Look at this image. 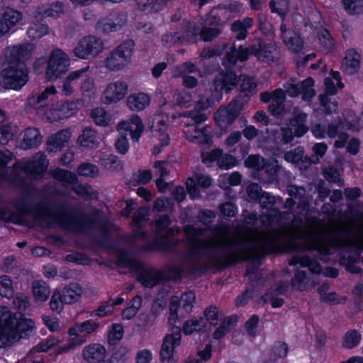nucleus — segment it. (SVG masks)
I'll return each instance as SVG.
<instances>
[{"mask_svg":"<svg viewBox=\"0 0 363 363\" xmlns=\"http://www.w3.org/2000/svg\"><path fill=\"white\" fill-rule=\"evenodd\" d=\"M346 129L345 125L340 121L331 123L327 128V135L329 138H333L337 136V139L334 143L335 148H342L348 140V135L342 130Z\"/></svg>","mask_w":363,"mask_h":363,"instance_id":"26","label":"nucleus"},{"mask_svg":"<svg viewBox=\"0 0 363 363\" xmlns=\"http://www.w3.org/2000/svg\"><path fill=\"white\" fill-rule=\"evenodd\" d=\"M181 332L179 328L173 329L171 333L165 335L160 351L162 363H177L178 358L175 355V348L181 343Z\"/></svg>","mask_w":363,"mask_h":363,"instance_id":"10","label":"nucleus"},{"mask_svg":"<svg viewBox=\"0 0 363 363\" xmlns=\"http://www.w3.org/2000/svg\"><path fill=\"white\" fill-rule=\"evenodd\" d=\"M57 221L63 228L77 232L83 231L91 225V222L84 216L67 213L59 215L57 217Z\"/></svg>","mask_w":363,"mask_h":363,"instance_id":"21","label":"nucleus"},{"mask_svg":"<svg viewBox=\"0 0 363 363\" xmlns=\"http://www.w3.org/2000/svg\"><path fill=\"white\" fill-rule=\"evenodd\" d=\"M48 160L42 152L35 154L31 160L21 161L14 165V170L22 169L26 174L35 178L46 172L48 167Z\"/></svg>","mask_w":363,"mask_h":363,"instance_id":"15","label":"nucleus"},{"mask_svg":"<svg viewBox=\"0 0 363 363\" xmlns=\"http://www.w3.org/2000/svg\"><path fill=\"white\" fill-rule=\"evenodd\" d=\"M67 261L79 264L89 265L94 258L86 255L84 251H72V252L66 257Z\"/></svg>","mask_w":363,"mask_h":363,"instance_id":"49","label":"nucleus"},{"mask_svg":"<svg viewBox=\"0 0 363 363\" xmlns=\"http://www.w3.org/2000/svg\"><path fill=\"white\" fill-rule=\"evenodd\" d=\"M91 118L94 122L101 126H106L111 121L110 114L103 108L97 107L91 112Z\"/></svg>","mask_w":363,"mask_h":363,"instance_id":"47","label":"nucleus"},{"mask_svg":"<svg viewBox=\"0 0 363 363\" xmlns=\"http://www.w3.org/2000/svg\"><path fill=\"white\" fill-rule=\"evenodd\" d=\"M51 175L57 181L63 184H74L77 181V176L70 172L56 169L50 172Z\"/></svg>","mask_w":363,"mask_h":363,"instance_id":"55","label":"nucleus"},{"mask_svg":"<svg viewBox=\"0 0 363 363\" xmlns=\"http://www.w3.org/2000/svg\"><path fill=\"white\" fill-rule=\"evenodd\" d=\"M128 84L122 80L108 83L102 94V99L105 104H116L125 98L128 94Z\"/></svg>","mask_w":363,"mask_h":363,"instance_id":"18","label":"nucleus"},{"mask_svg":"<svg viewBox=\"0 0 363 363\" xmlns=\"http://www.w3.org/2000/svg\"><path fill=\"white\" fill-rule=\"evenodd\" d=\"M123 336V328L120 324L112 325L108 334V340L111 344H115L122 339Z\"/></svg>","mask_w":363,"mask_h":363,"instance_id":"63","label":"nucleus"},{"mask_svg":"<svg viewBox=\"0 0 363 363\" xmlns=\"http://www.w3.org/2000/svg\"><path fill=\"white\" fill-rule=\"evenodd\" d=\"M251 53L259 60L266 62H275L279 59V51L274 43H264L260 40H255L251 47Z\"/></svg>","mask_w":363,"mask_h":363,"instance_id":"20","label":"nucleus"},{"mask_svg":"<svg viewBox=\"0 0 363 363\" xmlns=\"http://www.w3.org/2000/svg\"><path fill=\"white\" fill-rule=\"evenodd\" d=\"M182 116L194 121L193 123L184 125V134L186 138L192 143L209 144L213 138L212 128L201 124L207 116L205 113L196 114L194 112H185Z\"/></svg>","mask_w":363,"mask_h":363,"instance_id":"3","label":"nucleus"},{"mask_svg":"<svg viewBox=\"0 0 363 363\" xmlns=\"http://www.w3.org/2000/svg\"><path fill=\"white\" fill-rule=\"evenodd\" d=\"M325 91L328 94L335 95L339 89L344 87V84L341 82L340 74L339 72H330V76L325 79Z\"/></svg>","mask_w":363,"mask_h":363,"instance_id":"37","label":"nucleus"},{"mask_svg":"<svg viewBox=\"0 0 363 363\" xmlns=\"http://www.w3.org/2000/svg\"><path fill=\"white\" fill-rule=\"evenodd\" d=\"M303 156V150L301 147H296L288 151L284 154V159L286 162L297 164L301 161Z\"/></svg>","mask_w":363,"mask_h":363,"instance_id":"64","label":"nucleus"},{"mask_svg":"<svg viewBox=\"0 0 363 363\" xmlns=\"http://www.w3.org/2000/svg\"><path fill=\"white\" fill-rule=\"evenodd\" d=\"M343 9L350 14H359L363 12V0H341Z\"/></svg>","mask_w":363,"mask_h":363,"instance_id":"54","label":"nucleus"},{"mask_svg":"<svg viewBox=\"0 0 363 363\" xmlns=\"http://www.w3.org/2000/svg\"><path fill=\"white\" fill-rule=\"evenodd\" d=\"M252 25V18L246 17L242 20H238L233 23L231 30L236 34V39L242 40L246 38L247 30L250 28Z\"/></svg>","mask_w":363,"mask_h":363,"instance_id":"36","label":"nucleus"},{"mask_svg":"<svg viewBox=\"0 0 363 363\" xmlns=\"http://www.w3.org/2000/svg\"><path fill=\"white\" fill-rule=\"evenodd\" d=\"M34 327L35 323L31 319L0 307V347H9L18 341Z\"/></svg>","mask_w":363,"mask_h":363,"instance_id":"2","label":"nucleus"},{"mask_svg":"<svg viewBox=\"0 0 363 363\" xmlns=\"http://www.w3.org/2000/svg\"><path fill=\"white\" fill-rule=\"evenodd\" d=\"M280 30L283 43L287 48L294 52H300L303 48V41L299 33L288 28L285 24H281Z\"/></svg>","mask_w":363,"mask_h":363,"instance_id":"23","label":"nucleus"},{"mask_svg":"<svg viewBox=\"0 0 363 363\" xmlns=\"http://www.w3.org/2000/svg\"><path fill=\"white\" fill-rule=\"evenodd\" d=\"M346 254L340 260L341 264L351 273H358L361 271L360 261L358 251H345Z\"/></svg>","mask_w":363,"mask_h":363,"instance_id":"33","label":"nucleus"},{"mask_svg":"<svg viewBox=\"0 0 363 363\" xmlns=\"http://www.w3.org/2000/svg\"><path fill=\"white\" fill-rule=\"evenodd\" d=\"M126 21L125 15H115L111 18L100 21L98 28L104 32H113L125 25Z\"/></svg>","mask_w":363,"mask_h":363,"instance_id":"30","label":"nucleus"},{"mask_svg":"<svg viewBox=\"0 0 363 363\" xmlns=\"http://www.w3.org/2000/svg\"><path fill=\"white\" fill-rule=\"evenodd\" d=\"M103 42L101 39L88 35L81 38L73 50L74 55L80 59L94 57L102 52Z\"/></svg>","mask_w":363,"mask_h":363,"instance_id":"9","label":"nucleus"},{"mask_svg":"<svg viewBox=\"0 0 363 363\" xmlns=\"http://www.w3.org/2000/svg\"><path fill=\"white\" fill-rule=\"evenodd\" d=\"M344 121H342L347 130H358L360 118L351 110H346L342 113Z\"/></svg>","mask_w":363,"mask_h":363,"instance_id":"52","label":"nucleus"},{"mask_svg":"<svg viewBox=\"0 0 363 363\" xmlns=\"http://www.w3.org/2000/svg\"><path fill=\"white\" fill-rule=\"evenodd\" d=\"M106 350L99 344H92L84 347L82 355L85 360L91 363H110L104 360Z\"/></svg>","mask_w":363,"mask_h":363,"instance_id":"27","label":"nucleus"},{"mask_svg":"<svg viewBox=\"0 0 363 363\" xmlns=\"http://www.w3.org/2000/svg\"><path fill=\"white\" fill-rule=\"evenodd\" d=\"M186 28V35L184 37L189 38L199 36L202 40L209 41L217 37L220 30L218 28L211 27L199 21L193 26L188 21H185Z\"/></svg>","mask_w":363,"mask_h":363,"instance_id":"19","label":"nucleus"},{"mask_svg":"<svg viewBox=\"0 0 363 363\" xmlns=\"http://www.w3.org/2000/svg\"><path fill=\"white\" fill-rule=\"evenodd\" d=\"M186 32L185 22H183L182 28L180 31L165 34L162 36V43L165 46H170L182 39H189V38L184 37L186 35Z\"/></svg>","mask_w":363,"mask_h":363,"instance_id":"50","label":"nucleus"},{"mask_svg":"<svg viewBox=\"0 0 363 363\" xmlns=\"http://www.w3.org/2000/svg\"><path fill=\"white\" fill-rule=\"evenodd\" d=\"M315 284L310 283L309 279L306 276L305 273L302 271H298L291 279V284H286L280 282L273 286L271 291L267 294L263 300L264 302H270L272 306L274 308L281 307L284 303V300L280 298L274 297V294H284L289 291L290 289L305 291L310 286H313Z\"/></svg>","mask_w":363,"mask_h":363,"instance_id":"4","label":"nucleus"},{"mask_svg":"<svg viewBox=\"0 0 363 363\" xmlns=\"http://www.w3.org/2000/svg\"><path fill=\"white\" fill-rule=\"evenodd\" d=\"M203 327V320L202 318H192L184 323L182 330L185 335H189L195 331L201 330Z\"/></svg>","mask_w":363,"mask_h":363,"instance_id":"56","label":"nucleus"},{"mask_svg":"<svg viewBox=\"0 0 363 363\" xmlns=\"http://www.w3.org/2000/svg\"><path fill=\"white\" fill-rule=\"evenodd\" d=\"M32 294L36 302H45L50 296V290L43 281H35L32 284Z\"/></svg>","mask_w":363,"mask_h":363,"instance_id":"39","label":"nucleus"},{"mask_svg":"<svg viewBox=\"0 0 363 363\" xmlns=\"http://www.w3.org/2000/svg\"><path fill=\"white\" fill-rule=\"evenodd\" d=\"M249 50L247 48L240 46L238 49H235L233 46H230L226 52V60L230 64H235L237 61H245L247 59Z\"/></svg>","mask_w":363,"mask_h":363,"instance_id":"43","label":"nucleus"},{"mask_svg":"<svg viewBox=\"0 0 363 363\" xmlns=\"http://www.w3.org/2000/svg\"><path fill=\"white\" fill-rule=\"evenodd\" d=\"M60 291L62 301L65 304H72L78 301L82 294V289L78 284H71Z\"/></svg>","mask_w":363,"mask_h":363,"instance_id":"34","label":"nucleus"},{"mask_svg":"<svg viewBox=\"0 0 363 363\" xmlns=\"http://www.w3.org/2000/svg\"><path fill=\"white\" fill-rule=\"evenodd\" d=\"M149 209L145 208H140L134 216L133 220V226L135 230L142 228L147 220Z\"/></svg>","mask_w":363,"mask_h":363,"instance_id":"58","label":"nucleus"},{"mask_svg":"<svg viewBox=\"0 0 363 363\" xmlns=\"http://www.w3.org/2000/svg\"><path fill=\"white\" fill-rule=\"evenodd\" d=\"M361 55L354 49L348 50L342 62V70L347 74H352L359 68Z\"/></svg>","mask_w":363,"mask_h":363,"instance_id":"28","label":"nucleus"},{"mask_svg":"<svg viewBox=\"0 0 363 363\" xmlns=\"http://www.w3.org/2000/svg\"><path fill=\"white\" fill-rule=\"evenodd\" d=\"M284 100L285 93L281 89H277L274 91V96L269 105V110L272 115L277 116L282 113L284 108Z\"/></svg>","mask_w":363,"mask_h":363,"instance_id":"38","label":"nucleus"},{"mask_svg":"<svg viewBox=\"0 0 363 363\" xmlns=\"http://www.w3.org/2000/svg\"><path fill=\"white\" fill-rule=\"evenodd\" d=\"M80 89L83 95L91 96L95 93L96 86L90 72H89L83 81L81 82Z\"/></svg>","mask_w":363,"mask_h":363,"instance_id":"59","label":"nucleus"},{"mask_svg":"<svg viewBox=\"0 0 363 363\" xmlns=\"http://www.w3.org/2000/svg\"><path fill=\"white\" fill-rule=\"evenodd\" d=\"M78 143L82 147L95 148L100 143V138L94 129L86 127L79 136Z\"/></svg>","mask_w":363,"mask_h":363,"instance_id":"31","label":"nucleus"},{"mask_svg":"<svg viewBox=\"0 0 363 363\" xmlns=\"http://www.w3.org/2000/svg\"><path fill=\"white\" fill-rule=\"evenodd\" d=\"M237 79L233 74H220L213 83L214 93L210 99H201L195 104L194 109L189 112H194L196 114L203 113V111L213 106L215 102L220 100L223 96V91H230L236 84Z\"/></svg>","mask_w":363,"mask_h":363,"instance_id":"5","label":"nucleus"},{"mask_svg":"<svg viewBox=\"0 0 363 363\" xmlns=\"http://www.w3.org/2000/svg\"><path fill=\"white\" fill-rule=\"evenodd\" d=\"M78 104L77 100L58 102L48 108L45 112V116L47 120L51 122L68 118L77 113Z\"/></svg>","mask_w":363,"mask_h":363,"instance_id":"11","label":"nucleus"},{"mask_svg":"<svg viewBox=\"0 0 363 363\" xmlns=\"http://www.w3.org/2000/svg\"><path fill=\"white\" fill-rule=\"evenodd\" d=\"M314 81L312 78H307L301 82H298L295 79H291L284 85L286 93L291 97H296L298 94H302L303 100L309 101L315 95V91L313 88Z\"/></svg>","mask_w":363,"mask_h":363,"instance_id":"13","label":"nucleus"},{"mask_svg":"<svg viewBox=\"0 0 363 363\" xmlns=\"http://www.w3.org/2000/svg\"><path fill=\"white\" fill-rule=\"evenodd\" d=\"M197 184L202 188H208L212 183L211 177L202 174H195L194 177H190L186 181V189L192 199L200 197V194L196 188Z\"/></svg>","mask_w":363,"mask_h":363,"instance_id":"25","label":"nucleus"},{"mask_svg":"<svg viewBox=\"0 0 363 363\" xmlns=\"http://www.w3.org/2000/svg\"><path fill=\"white\" fill-rule=\"evenodd\" d=\"M215 247L228 246L233 243L229 230L227 228H221L216 230L212 240Z\"/></svg>","mask_w":363,"mask_h":363,"instance_id":"45","label":"nucleus"},{"mask_svg":"<svg viewBox=\"0 0 363 363\" xmlns=\"http://www.w3.org/2000/svg\"><path fill=\"white\" fill-rule=\"evenodd\" d=\"M72 138V132L69 128L63 129L51 135L47 141L48 149L51 152L61 151Z\"/></svg>","mask_w":363,"mask_h":363,"instance_id":"24","label":"nucleus"},{"mask_svg":"<svg viewBox=\"0 0 363 363\" xmlns=\"http://www.w3.org/2000/svg\"><path fill=\"white\" fill-rule=\"evenodd\" d=\"M71 59L67 53L60 48L53 50L48 59L45 77L49 82L61 78L69 69Z\"/></svg>","mask_w":363,"mask_h":363,"instance_id":"6","label":"nucleus"},{"mask_svg":"<svg viewBox=\"0 0 363 363\" xmlns=\"http://www.w3.org/2000/svg\"><path fill=\"white\" fill-rule=\"evenodd\" d=\"M17 126L11 123H6L0 127V143L2 145H6L9 140H12L17 133Z\"/></svg>","mask_w":363,"mask_h":363,"instance_id":"51","label":"nucleus"},{"mask_svg":"<svg viewBox=\"0 0 363 363\" xmlns=\"http://www.w3.org/2000/svg\"><path fill=\"white\" fill-rule=\"evenodd\" d=\"M195 301V295L193 292H186L180 297L174 296L172 298L169 306L170 316L169 321L170 324H174L178 317V311L181 315L189 313L193 307Z\"/></svg>","mask_w":363,"mask_h":363,"instance_id":"14","label":"nucleus"},{"mask_svg":"<svg viewBox=\"0 0 363 363\" xmlns=\"http://www.w3.org/2000/svg\"><path fill=\"white\" fill-rule=\"evenodd\" d=\"M289 264L291 266L299 264L301 267H308L309 269L314 273H319L321 271L320 267L316 261L311 260L305 255H295L291 259Z\"/></svg>","mask_w":363,"mask_h":363,"instance_id":"40","label":"nucleus"},{"mask_svg":"<svg viewBox=\"0 0 363 363\" xmlns=\"http://www.w3.org/2000/svg\"><path fill=\"white\" fill-rule=\"evenodd\" d=\"M149 124L152 136L159 140L162 147L167 146L169 142L167 116L155 114L150 119Z\"/></svg>","mask_w":363,"mask_h":363,"instance_id":"17","label":"nucleus"},{"mask_svg":"<svg viewBox=\"0 0 363 363\" xmlns=\"http://www.w3.org/2000/svg\"><path fill=\"white\" fill-rule=\"evenodd\" d=\"M138 6L141 10L157 12L161 9L159 0H138Z\"/></svg>","mask_w":363,"mask_h":363,"instance_id":"62","label":"nucleus"},{"mask_svg":"<svg viewBox=\"0 0 363 363\" xmlns=\"http://www.w3.org/2000/svg\"><path fill=\"white\" fill-rule=\"evenodd\" d=\"M144 124L142 119L138 115H132L129 119L121 121L117 125L118 131H129L132 139L138 142L144 130Z\"/></svg>","mask_w":363,"mask_h":363,"instance_id":"22","label":"nucleus"},{"mask_svg":"<svg viewBox=\"0 0 363 363\" xmlns=\"http://www.w3.org/2000/svg\"><path fill=\"white\" fill-rule=\"evenodd\" d=\"M318 38L323 50L332 51L334 48V41L327 30L321 29L318 33Z\"/></svg>","mask_w":363,"mask_h":363,"instance_id":"57","label":"nucleus"},{"mask_svg":"<svg viewBox=\"0 0 363 363\" xmlns=\"http://www.w3.org/2000/svg\"><path fill=\"white\" fill-rule=\"evenodd\" d=\"M23 17V15L20 11L0 5V38L8 34L12 28L19 24Z\"/></svg>","mask_w":363,"mask_h":363,"instance_id":"16","label":"nucleus"},{"mask_svg":"<svg viewBox=\"0 0 363 363\" xmlns=\"http://www.w3.org/2000/svg\"><path fill=\"white\" fill-rule=\"evenodd\" d=\"M112 252L113 253L110 256L112 258L116 259L115 261L116 265L133 269L137 267V262L130 257L127 253L128 251H112Z\"/></svg>","mask_w":363,"mask_h":363,"instance_id":"41","label":"nucleus"},{"mask_svg":"<svg viewBox=\"0 0 363 363\" xmlns=\"http://www.w3.org/2000/svg\"><path fill=\"white\" fill-rule=\"evenodd\" d=\"M48 33V27L41 22H33L30 24L27 34L33 40L41 38Z\"/></svg>","mask_w":363,"mask_h":363,"instance_id":"46","label":"nucleus"},{"mask_svg":"<svg viewBox=\"0 0 363 363\" xmlns=\"http://www.w3.org/2000/svg\"><path fill=\"white\" fill-rule=\"evenodd\" d=\"M15 286L11 279L6 275L0 276V295L10 298L14 294Z\"/></svg>","mask_w":363,"mask_h":363,"instance_id":"48","label":"nucleus"},{"mask_svg":"<svg viewBox=\"0 0 363 363\" xmlns=\"http://www.w3.org/2000/svg\"><path fill=\"white\" fill-rule=\"evenodd\" d=\"M123 301L124 299L121 297L118 298L116 300H108L100 306L92 314L101 318L110 315L116 310V306L121 304Z\"/></svg>","mask_w":363,"mask_h":363,"instance_id":"42","label":"nucleus"},{"mask_svg":"<svg viewBox=\"0 0 363 363\" xmlns=\"http://www.w3.org/2000/svg\"><path fill=\"white\" fill-rule=\"evenodd\" d=\"M42 141V136L35 128H28L24 130L22 146L25 149L38 146Z\"/></svg>","mask_w":363,"mask_h":363,"instance_id":"35","label":"nucleus"},{"mask_svg":"<svg viewBox=\"0 0 363 363\" xmlns=\"http://www.w3.org/2000/svg\"><path fill=\"white\" fill-rule=\"evenodd\" d=\"M142 304V298L136 296L133 298L130 305L123 311L122 315L123 319L130 320L133 318L138 313Z\"/></svg>","mask_w":363,"mask_h":363,"instance_id":"53","label":"nucleus"},{"mask_svg":"<svg viewBox=\"0 0 363 363\" xmlns=\"http://www.w3.org/2000/svg\"><path fill=\"white\" fill-rule=\"evenodd\" d=\"M224 180H228V184L230 186H236L240 184L241 182V174L238 172H234L230 175H221L218 179L219 185L223 189H227V186L224 183Z\"/></svg>","mask_w":363,"mask_h":363,"instance_id":"60","label":"nucleus"},{"mask_svg":"<svg viewBox=\"0 0 363 363\" xmlns=\"http://www.w3.org/2000/svg\"><path fill=\"white\" fill-rule=\"evenodd\" d=\"M134 43L127 41L111 52L104 60L105 67L110 71H119L125 67L130 62Z\"/></svg>","mask_w":363,"mask_h":363,"instance_id":"8","label":"nucleus"},{"mask_svg":"<svg viewBox=\"0 0 363 363\" xmlns=\"http://www.w3.org/2000/svg\"><path fill=\"white\" fill-rule=\"evenodd\" d=\"M150 104V95L143 92L130 94L126 100L128 107L133 111H143Z\"/></svg>","mask_w":363,"mask_h":363,"instance_id":"29","label":"nucleus"},{"mask_svg":"<svg viewBox=\"0 0 363 363\" xmlns=\"http://www.w3.org/2000/svg\"><path fill=\"white\" fill-rule=\"evenodd\" d=\"M34 47L23 44L9 47L4 52L5 62L0 72V86L5 89L19 90L28 81V71L21 62L30 57Z\"/></svg>","mask_w":363,"mask_h":363,"instance_id":"1","label":"nucleus"},{"mask_svg":"<svg viewBox=\"0 0 363 363\" xmlns=\"http://www.w3.org/2000/svg\"><path fill=\"white\" fill-rule=\"evenodd\" d=\"M241 110V104L235 100L226 107L220 106L214 114L216 123L220 129L227 130L238 117Z\"/></svg>","mask_w":363,"mask_h":363,"instance_id":"12","label":"nucleus"},{"mask_svg":"<svg viewBox=\"0 0 363 363\" xmlns=\"http://www.w3.org/2000/svg\"><path fill=\"white\" fill-rule=\"evenodd\" d=\"M306 113L296 112L294 117L290 120L289 123H287V125H289V127L292 128V130L294 132V135L299 138L303 135L308 130L306 124Z\"/></svg>","mask_w":363,"mask_h":363,"instance_id":"32","label":"nucleus"},{"mask_svg":"<svg viewBox=\"0 0 363 363\" xmlns=\"http://www.w3.org/2000/svg\"><path fill=\"white\" fill-rule=\"evenodd\" d=\"M98 325L97 323L91 320H86L74 325L69 330V339L68 344L64 347L55 349L57 353L61 354L72 350L84 344L86 341L88 335L93 333Z\"/></svg>","mask_w":363,"mask_h":363,"instance_id":"7","label":"nucleus"},{"mask_svg":"<svg viewBox=\"0 0 363 363\" xmlns=\"http://www.w3.org/2000/svg\"><path fill=\"white\" fill-rule=\"evenodd\" d=\"M160 278V274L155 269H143L138 276V280L147 287L155 286Z\"/></svg>","mask_w":363,"mask_h":363,"instance_id":"44","label":"nucleus"},{"mask_svg":"<svg viewBox=\"0 0 363 363\" xmlns=\"http://www.w3.org/2000/svg\"><path fill=\"white\" fill-rule=\"evenodd\" d=\"M319 101L326 113L331 114L337 111V103L336 101H331L327 94L320 95Z\"/></svg>","mask_w":363,"mask_h":363,"instance_id":"61","label":"nucleus"}]
</instances>
